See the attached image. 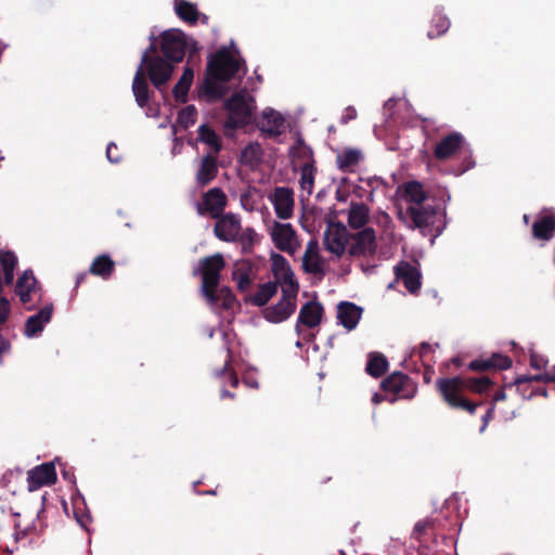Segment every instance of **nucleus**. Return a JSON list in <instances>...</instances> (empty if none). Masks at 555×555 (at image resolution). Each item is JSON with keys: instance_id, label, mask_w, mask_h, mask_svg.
Returning a JSON list of instances; mask_svg holds the SVG:
<instances>
[{"instance_id": "nucleus-5", "label": "nucleus", "mask_w": 555, "mask_h": 555, "mask_svg": "<svg viewBox=\"0 0 555 555\" xmlns=\"http://www.w3.org/2000/svg\"><path fill=\"white\" fill-rule=\"evenodd\" d=\"M188 49V37L180 29L166 30L160 35V51L164 57L172 63L184 59Z\"/></svg>"}, {"instance_id": "nucleus-21", "label": "nucleus", "mask_w": 555, "mask_h": 555, "mask_svg": "<svg viewBox=\"0 0 555 555\" xmlns=\"http://www.w3.org/2000/svg\"><path fill=\"white\" fill-rule=\"evenodd\" d=\"M38 289V281L34 275L33 270H25L18 278L14 285V294L18 297L20 301L26 306L33 299V294Z\"/></svg>"}, {"instance_id": "nucleus-10", "label": "nucleus", "mask_w": 555, "mask_h": 555, "mask_svg": "<svg viewBox=\"0 0 555 555\" xmlns=\"http://www.w3.org/2000/svg\"><path fill=\"white\" fill-rule=\"evenodd\" d=\"M437 521L426 518L418 520L411 533V539L418 543V555H428L425 551L437 541Z\"/></svg>"}, {"instance_id": "nucleus-29", "label": "nucleus", "mask_w": 555, "mask_h": 555, "mask_svg": "<svg viewBox=\"0 0 555 555\" xmlns=\"http://www.w3.org/2000/svg\"><path fill=\"white\" fill-rule=\"evenodd\" d=\"M132 91L135 98V102L140 107L147 105L150 101V89L146 79V73L142 65H140L134 74L132 81Z\"/></svg>"}, {"instance_id": "nucleus-1", "label": "nucleus", "mask_w": 555, "mask_h": 555, "mask_svg": "<svg viewBox=\"0 0 555 555\" xmlns=\"http://www.w3.org/2000/svg\"><path fill=\"white\" fill-rule=\"evenodd\" d=\"M494 383L488 375L438 378L436 388L443 401L453 410H462L470 415L476 413L482 402H475L464 396V390L477 395L487 393Z\"/></svg>"}, {"instance_id": "nucleus-6", "label": "nucleus", "mask_w": 555, "mask_h": 555, "mask_svg": "<svg viewBox=\"0 0 555 555\" xmlns=\"http://www.w3.org/2000/svg\"><path fill=\"white\" fill-rule=\"evenodd\" d=\"M140 65H142L146 76H149L151 82L157 89L167 83L175 69L173 63L162 56L149 59L147 55H142Z\"/></svg>"}, {"instance_id": "nucleus-33", "label": "nucleus", "mask_w": 555, "mask_h": 555, "mask_svg": "<svg viewBox=\"0 0 555 555\" xmlns=\"http://www.w3.org/2000/svg\"><path fill=\"white\" fill-rule=\"evenodd\" d=\"M173 7L176 14L183 22L194 25L198 21L199 12L196 4L188 0H175Z\"/></svg>"}, {"instance_id": "nucleus-43", "label": "nucleus", "mask_w": 555, "mask_h": 555, "mask_svg": "<svg viewBox=\"0 0 555 555\" xmlns=\"http://www.w3.org/2000/svg\"><path fill=\"white\" fill-rule=\"evenodd\" d=\"M302 268L307 273L319 274L323 276L325 270L323 267V259L320 255H312V257H302Z\"/></svg>"}, {"instance_id": "nucleus-15", "label": "nucleus", "mask_w": 555, "mask_h": 555, "mask_svg": "<svg viewBox=\"0 0 555 555\" xmlns=\"http://www.w3.org/2000/svg\"><path fill=\"white\" fill-rule=\"evenodd\" d=\"M56 481V470L52 462L40 464L27 473V487L35 491L43 486H51Z\"/></svg>"}, {"instance_id": "nucleus-42", "label": "nucleus", "mask_w": 555, "mask_h": 555, "mask_svg": "<svg viewBox=\"0 0 555 555\" xmlns=\"http://www.w3.org/2000/svg\"><path fill=\"white\" fill-rule=\"evenodd\" d=\"M405 194L411 202L410 206H418L424 205L426 199V194L423 190V186L420 182L412 181L406 183L405 185Z\"/></svg>"}, {"instance_id": "nucleus-11", "label": "nucleus", "mask_w": 555, "mask_h": 555, "mask_svg": "<svg viewBox=\"0 0 555 555\" xmlns=\"http://www.w3.org/2000/svg\"><path fill=\"white\" fill-rule=\"evenodd\" d=\"M467 145L465 137L457 131L444 135L435 146L434 156L439 162H444L456 153L461 152Z\"/></svg>"}, {"instance_id": "nucleus-23", "label": "nucleus", "mask_w": 555, "mask_h": 555, "mask_svg": "<svg viewBox=\"0 0 555 555\" xmlns=\"http://www.w3.org/2000/svg\"><path fill=\"white\" fill-rule=\"evenodd\" d=\"M18 259L14 251L0 250V293H3L4 286L13 284Z\"/></svg>"}, {"instance_id": "nucleus-49", "label": "nucleus", "mask_w": 555, "mask_h": 555, "mask_svg": "<svg viewBox=\"0 0 555 555\" xmlns=\"http://www.w3.org/2000/svg\"><path fill=\"white\" fill-rule=\"evenodd\" d=\"M238 238L242 243L243 250L245 253H249L251 251L255 243L257 242V233L255 232L254 229L247 228L245 231L242 232V234H240Z\"/></svg>"}, {"instance_id": "nucleus-22", "label": "nucleus", "mask_w": 555, "mask_h": 555, "mask_svg": "<svg viewBox=\"0 0 555 555\" xmlns=\"http://www.w3.org/2000/svg\"><path fill=\"white\" fill-rule=\"evenodd\" d=\"M532 236L538 241L550 242L555 236V210L541 214L532 224Z\"/></svg>"}, {"instance_id": "nucleus-53", "label": "nucleus", "mask_w": 555, "mask_h": 555, "mask_svg": "<svg viewBox=\"0 0 555 555\" xmlns=\"http://www.w3.org/2000/svg\"><path fill=\"white\" fill-rule=\"evenodd\" d=\"M29 528L27 526L22 527L18 520L14 522V532L11 533V537L14 539V542L17 543L20 540L24 539L28 534Z\"/></svg>"}, {"instance_id": "nucleus-30", "label": "nucleus", "mask_w": 555, "mask_h": 555, "mask_svg": "<svg viewBox=\"0 0 555 555\" xmlns=\"http://www.w3.org/2000/svg\"><path fill=\"white\" fill-rule=\"evenodd\" d=\"M194 78V72L191 67H185L180 79L172 89L173 98L179 103H185L188 101V93L192 86Z\"/></svg>"}, {"instance_id": "nucleus-24", "label": "nucleus", "mask_w": 555, "mask_h": 555, "mask_svg": "<svg viewBox=\"0 0 555 555\" xmlns=\"http://www.w3.org/2000/svg\"><path fill=\"white\" fill-rule=\"evenodd\" d=\"M362 309L350 301H341L337 306V319L346 330L351 331L358 325Z\"/></svg>"}, {"instance_id": "nucleus-17", "label": "nucleus", "mask_w": 555, "mask_h": 555, "mask_svg": "<svg viewBox=\"0 0 555 555\" xmlns=\"http://www.w3.org/2000/svg\"><path fill=\"white\" fill-rule=\"evenodd\" d=\"M512 359L502 353H493L488 358H478L470 361L467 365V369L474 372H492V371H501L507 370L512 366Z\"/></svg>"}, {"instance_id": "nucleus-28", "label": "nucleus", "mask_w": 555, "mask_h": 555, "mask_svg": "<svg viewBox=\"0 0 555 555\" xmlns=\"http://www.w3.org/2000/svg\"><path fill=\"white\" fill-rule=\"evenodd\" d=\"M218 173L217 155H205L196 172V182L201 186L209 184Z\"/></svg>"}, {"instance_id": "nucleus-58", "label": "nucleus", "mask_w": 555, "mask_h": 555, "mask_svg": "<svg viewBox=\"0 0 555 555\" xmlns=\"http://www.w3.org/2000/svg\"><path fill=\"white\" fill-rule=\"evenodd\" d=\"M494 410H495L494 404L490 403V406L488 408L486 414L481 418L482 420V425L480 427L481 433L487 428L489 422L493 418Z\"/></svg>"}, {"instance_id": "nucleus-12", "label": "nucleus", "mask_w": 555, "mask_h": 555, "mask_svg": "<svg viewBox=\"0 0 555 555\" xmlns=\"http://www.w3.org/2000/svg\"><path fill=\"white\" fill-rule=\"evenodd\" d=\"M228 199L224 192L219 188L208 190L204 196L203 202L197 204V212L199 215L209 214L211 218H219L225 206Z\"/></svg>"}, {"instance_id": "nucleus-64", "label": "nucleus", "mask_w": 555, "mask_h": 555, "mask_svg": "<svg viewBox=\"0 0 555 555\" xmlns=\"http://www.w3.org/2000/svg\"><path fill=\"white\" fill-rule=\"evenodd\" d=\"M433 351V348L430 346V344L428 343H422L421 346H420V349H418V356L421 359H424L425 357H427L430 352Z\"/></svg>"}, {"instance_id": "nucleus-2", "label": "nucleus", "mask_w": 555, "mask_h": 555, "mask_svg": "<svg viewBox=\"0 0 555 555\" xmlns=\"http://www.w3.org/2000/svg\"><path fill=\"white\" fill-rule=\"evenodd\" d=\"M233 53L230 48L221 47L217 52L211 55L207 63L208 79L220 82H229L232 80L242 67H244L243 75L246 74L247 68L245 61L237 57L238 50L235 49Z\"/></svg>"}, {"instance_id": "nucleus-16", "label": "nucleus", "mask_w": 555, "mask_h": 555, "mask_svg": "<svg viewBox=\"0 0 555 555\" xmlns=\"http://www.w3.org/2000/svg\"><path fill=\"white\" fill-rule=\"evenodd\" d=\"M324 314V308L320 301H307L299 311L295 331L301 335V326L313 328L321 324Z\"/></svg>"}, {"instance_id": "nucleus-13", "label": "nucleus", "mask_w": 555, "mask_h": 555, "mask_svg": "<svg viewBox=\"0 0 555 555\" xmlns=\"http://www.w3.org/2000/svg\"><path fill=\"white\" fill-rule=\"evenodd\" d=\"M216 219L214 233L220 241L235 242L238 240L242 228L241 220L236 215L228 212Z\"/></svg>"}, {"instance_id": "nucleus-39", "label": "nucleus", "mask_w": 555, "mask_h": 555, "mask_svg": "<svg viewBox=\"0 0 555 555\" xmlns=\"http://www.w3.org/2000/svg\"><path fill=\"white\" fill-rule=\"evenodd\" d=\"M362 154L359 150L346 149L337 155V165L341 171H352L360 163Z\"/></svg>"}, {"instance_id": "nucleus-27", "label": "nucleus", "mask_w": 555, "mask_h": 555, "mask_svg": "<svg viewBox=\"0 0 555 555\" xmlns=\"http://www.w3.org/2000/svg\"><path fill=\"white\" fill-rule=\"evenodd\" d=\"M296 304L279 300L263 310V318L271 323L284 322L296 311Z\"/></svg>"}, {"instance_id": "nucleus-18", "label": "nucleus", "mask_w": 555, "mask_h": 555, "mask_svg": "<svg viewBox=\"0 0 555 555\" xmlns=\"http://www.w3.org/2000/svg\"><path fill=\"white\" fill-rule=\"evenodd\" d=\"M438 208L433 205L409 206L406 215L410 217L412 227L421 230L431 228L437 218Z\"/></svg>"}, {"instance_id": "nucleus-3", "label": "nucleus", "mask_w": 555, "mask_h": 555, "mask_svg": "<svg viewBox=\"0 0 555 555\" xmlns=\"http://www.w3.org/2000/svg\"><path fill=\"white\" fill-rule=\"evenodd\" d=\"M224 267L223 256L217 253L202 258L198 268L194 269L193 274L202 276V293L206 299H214V288L219 286L221 271Z\"/></svg>"}, {"instance_id": "nucleus-34", "label": "nucleus", "mask_w": 555, "mask_h": 555, "mask_svg": "<svg viewBox=\"0 0 555 555\" xmlns=\"http://www.w3.org/2000/svg\"><path fill=\"white\" fill-rule=\"evenodd\" d=\"M198 140L207 144L214 155H218L222 150V140L220 135L207 124L201 125L197 130Z\"/></svg>"}, {"instance_id": "nucleus-60", "label": "nucleus", "mask_w": 555, "mask_h": 555, "mask_svg": "<svg viewBox=\"0 0 555 555\" xmlns=\"http://www.w3.org/2000/svg\"><path fill=\"white\" fill-rule=\"evenodd\" d=\"M206 90L209 94L215 98H221L223 95L222 88L220 86L214 85L210 81H207Z\"/></svg>"}, {"instance_id": "nucleus-52", "label": "nucleus", "mask_w": 555, "mask_h": 555, "mask_svg": "<svg viewBox=\"0 0 555 555\" xmlns=\"http://www.w3.org/2000/svg\"><path fill=\"white\" fill-rule=\"evenodd\" d=\"M293 155L296 157L306 158L308 162L313 160L311 149L305 145L301 139L297 141V146L293 147Z\"/></svg>"}, {"instance_id": "nucleus-26", "label": "nucleus", "mask_w": 555, "mask_h": 555, "mask_svg": "<svg viewBox=\"0 0 555 555\" xmlns=\"http://www.w3.org/2000/svg\"><path fill=\"white\" fill-rule=\"evenodd\" d=\"M285 119L272 108L263 112L259 129L269 138H274L283 132Z\"/></svg>"}, {"instance_id": "nucleus-9", "label": "nucleus", "mask_w": 555, "mask_h": 555, "mask_svg": "<svg viewBox=\"0 0 555 555\" xmlns=\"http://www.w3.org/2000/svg\"><path fill=\"white\" fill-rule=\"evenodd\" d=\"M349 234L344 223L328 221L323 237L325 249L337 257H341L348 248Z\"/></svg>"}, {"instance_id": "nucleus-44", "label": "nucleus", "mask_w": 555, "mask_h": 555, "mask_svg": "<svg viewBox=\"0 0 555 555\" xmlns=\"http://www.w3.org/2000/svg\"><path fill=\"white\" fill-rule=\"evenodd\" d=\"M197 109L194 105H188L178 113L177 121L183 129H189L196 121Z\"/></svg>"}, {"instance_id": "nucleus-59", "label": "nucleus", "mask_w": 555, "mask_h": 555, "mask_svg": "<svg viewBox=\"0 0 555 555\" xmlns=\"http://www.w3.org/2000/svg\"><path fill=\"white\" fill-rule=\"evenodd\" d=\"M199 46L198 42L193 39H188V49L186 52L189 53V59L196 56L199 52Z\"/></svg>"}, {"instance_id": "nucleus-20", "label": "nucleus", "mask_w": 555, "mask_h": 555, "mask_svg": "<svg viewBox=\"0 0 555 555\" xmlns=\"http://www.w3.org/2000/svg\"><path fill=\"white\" fill-rule=\"evenodd\" d=\"M395 274L398 281H402L404 287L411 293L415 294L422 285L421 273L408 261H401L395 267Z\"/></svg>"}, {"instance_id": "nucleus-36", "label": "nucleus", "mask_w": 555, "mask_h": 555, "mask_svg": "<svg viewBox=\"0 0 555 555\" xmlns=\"http://www.w3.org/2000/svg\"><path fill=\"white\" fill-rule=\"evenodd\" d=\"M388 369L387 358L379 352H371L369 353V359L366 363L365 371L366 373L374 377L378 378L383 376Z\"/></svg>"}, {"instance_id": "nucleus-31", "label": "nucleus", "mask_w": 555, "mask_h": 555, "mask_svg": "<svg viewBox=\"0 0 555 555\" xmlns=\"http://www.w3.org/2000/svg\"><path fill=\"white\" fill-rule=\"evenodd\" d=\"M540 376H543V374L519 376L515 379L513 386H515L516 391L522 397V399L529 400L535 397L533 383L544 382V378Z\"/></svg>"}, {"instance_id": "nucleus-61", "label": "nucleus", "mask_w": 555, "mask_h": 555, "mask_svg": "<svg viewBox=\"0 0 555 555\" xmlns=\"http://www.w3.org/2000/svg\"><path fill=\"white\" fill-rule=\"evenodd\" d=\"M357 118V111L353 106H348L345 109V114L341 116V124H347L349 120Z\"/></svg>"}, {"instance_id": "nucleus-46", "label": "nucleus", "mask_w": 555, "mask_h": 555, "mask_svg": "<svg viewBox=\"0 0 555 555\" xmlns=\"http://www.w3.org/2000/svg\"><path fill=\"white\" fill-rule=\"evenodd\" d=\"M12 338L10 331L0 328V365L4 362V357L12 352Z\"/></svg>"}, {"instance_id": "nucleus-62", "label": "nucleus", "mask_w": 555, "mask_h": 555, "mask_svg": "<svg viewBox=\"0 0 555 555\" xmlns=\"http://www.w3.org/2000/svg\"><path fill=\"white\" fill-rule=\"evenodd\" d=\"M312 255H320L317 241H310L308 243L304 257L310 258Z\"/></svg>"}, {"instance_id": "nucleus-19", "label": "nucleus", "mask_w": 555, "mask_h": 555, "mask_svg": "<svg viewBox=\"0 0 555 555\" xmlns=\"http://www.w3.org/2000/svg\"><path fill=\"white\" fill-rule=\"evenodd\" d=\"M272 204L278 218L289 219L294 211V193L289 188L274 189Z\"/></svg>"}, {"instance_id": "nucleus-25", "label": "nucleus", "mask_w": 555, "mask_h": 555, "mask_svg": "<svg viewBox=\"0 0 555 555\" xmlns=\"http://www.w3.org/2000/svg\"><path fill=\"white\" fill-rule=\"evenodd\" d=\"M53 312V305H46L38 313L30 315L25 323L24 334L34 337L42 332L46 323L50 322Z\"/></svg>"}, {"instance_id": "nucleus-54", "label": "nucleus", "mask_w": 555, "mask_h": 555, "mask_svg": "<svg viewBox=\"0 0 555 555\" xmlns=\"http://www.w3.org/2000/svg\"><path fill=\"white\" fill-rule=\"evenodd\" d=\"M274 282H278V285L281 284L282 286L283 285H289V283H298L296 280H295V274L293 272V270H289L285 273H282L278 276H275V281Z\"/></svg>"}, {"instance_id": "nucleus-50", "label": "nucleus", "mask_w": 555, "mask_h": 555, "mask_svg": "<svg viewBox=\"0 0 555 555\" xmlns=\"http://www.w3.org/2000/svg\"><path fill=\"white\" fill-rule=\"evenodd\" d=\"M233 280L236 281L237 289L240 292H245L251 283L250 274H249L248 270H241V269L235 270L233 272Z\"/></svg>"}, {"instance_id": "nucleus-38", "label": "nucleus", "mask_w": 555, "mask_h": 555, "mask_svg": "<svg viewBox=\"0 0 555 555\" xmlns=\"http://www.w3.org/2000/svg\"><path fill=\"white\" fill-rule=\"evenodd\" d=\"M278 282H267L259 286L257 292L249 298V301L257 307H262L276 294Z\"/></svg>"}, {"instance_id": "nucleus-35", "label": "nucleus", "mask_w": 555, "mask_h": 555, "mask_svg": "<svg viewBox=\"0 0 555 555\" xmlns=\"http://www.w3.org/2000/svg\"><path fill=\"white\" fill-rule=\"evenodd\" d=\"M369 208L363 203H352L348 214V224L352 229H361L369 221Z\"/></svg>"}, {"instance_id": "nucleus-51", "label": "nucleus", "mask_w": 555, "mask_h": 555, "mask_svg": "<svg viewBox=\"0 0 555 555\" xmlns=\"http://www.w3.org/2000/svg\"><path fill=\"white\" fill-rule=\"evenodd\" d=\"M299 291L298 283H289V285L282 286V296L280 300L297 305V295Z\"/></svg>"}, {"instance_id": "nucleus-48", "label": "nucleus", "mask_w": 555, "mask_h": 555, "mask_svg": "<svg viewBox=\"0 0 555 555\" xmlns=\"http://www.w3.org/2000/svg\"><path fill=\"white\" fill-rule=\"evenodd\" d=\"M231 360H232L231 351H230V349H228V359L225 360L223 367L217 372V375L222 376V375L228 374L230 385L235 388L238 386L240 380H238L236 373L231 367Z\"/></svg>"}, {"instance_id": "nucleus-41", "label": "nucleus", "mask_w": 555, "mask_h": 555, "mask_svg": "<svg viewBox=\"0 0 555 555\" xmlns=\"http://www.w3.org/2000/svg\"><path fill=\"white\" fill-rule=\"evenodd\" d=\"M315 171L314 160L306 162L300 168V188L308 194L313 191Z\"/></svg>"}, {"instance_id": "nucleus-4", "label": "nucleus", "mask_w": 555, "mask_h": 555, "mask_svg": "<svg viewBox=\"0 0 555 555\" xmlns=\"http://www.w3.org/2000/svg\"><path fill=\"white\" fill-rule=\"evenodd\" d=\"M255 101L244 92H236L224 102V109L229 116L225 127L236 129L250 122L255 109Z\"/></svg>"}, {"instance_id": "nucleus-57", "label": "nucleus", "mask_w": 555, "mask_h": 555, "mask_svg": "<svg viewBox=\"0 0 555 555\" xmlns=\"http://www.w3.org/2000/svg\"><path fill=\"white\" fill-rule=\"evenodd\" d=\"M113 150L117 151V145L114 142H111L106 147V157L113 164H118L120 162V156L117 154H113Z\"/></svg>"}, {"instance_id": "nucleus-47", "label": "nucleus", "mask_w": 555, "mask_h": 555, "mask_svg": "<svg viewBox=\"0 0 555 555\" xmlns=\"http://www.w3.org/2000/svg\"><path fill=\"white\" fill-rule=\"evenodd\" d=\"M271 260H272V273H273L274 278L292 270L286 258L280 254H272Z\"/></svg>"}, {"instance_id": "nucleus-55", "label": "nucleus", "mask_w": 555, "mask_h": 555, "mask_svg": "<svg viewBox=\"0 0 555 555\" xmlns=\"http://www.w3.org/2000/svg\"><path fill=\"white\" fill-rule=\"evenodd\" d=\"M547 361L544 359V357L538 354V353H531L530 356V365L535 370H541L546 366Z\"/></svg>"}, {"instance_id": "nucleus-63", "label": "nucleus", "mask_w": 555, "mask_h": 555, "mask_svg": "<svg viewBox=\"0 0 555 555\" xmlns=\"http://www.w3.org/2000/svg\"><path fill=\"white\" fill-rule=\"evenodd\" d=\"M157 52H158V48L156 44V40H155V38L152 37V42L150 43L149 48L143 52L142 55H147L149 59H152L154 56H159L157 54Z\"/></svg>"}, {"instance_id": "nucleus-56", "label": "nucleus", "mask_w": 555, "mask_h": 555, "mask_svg": "<svg viewBox=\"0 0 555 555\" xmlns=\"http://www.w3.org/2000/svg\"><path fill=\"white\" fill-rule=\"evenodd\" d=\"M513 384L505 385L503 388L496 390L491 399V404H496L500 401H505L507 398L506 388H512Z\"/></svg>"}, {"instance_id": "nucleus-7", "label": "nucleus", "mask_w": 555, "mask_h": 555, "mask_svg": "<svg viewBox=\"0 0 555 555\" xmlns=\"http://www.w3.org/2000/svg\"><path fill=\"white\" fill-rule=\"evenodd\" d=\"M377 249L376 233L373 228H363L362 230L349 234L347 251L351 257H372Z\"/></svg>"}, {"instance_id": "nucleus-37", "label": "nucleus", "mask_w": 555, "mask_h": 555, "mask_svg": "<svg viewBox=\"0 0 555 555\" xmlns=\"http://www.w3.org/2000/svg\"><path fill=\"white\" fill-rule=\"evenodd\" d=\"M211 306L220 305L223 310L232 309L236 304V298L233 292L223 286L221 288H214V299H206Z\"/></svg>"}, {"instance_id": "nucleus-14", "label": "nucleus", "mask_w": 555, "mask_h": 555, "mask_svg": "<svg viewBox=\"0 0 555 555\" xmlns=\"http://www.w3.org/2000/svg\"><path fill=\"white\" fill-rule=\"evenodd\" d=\"M271 235L278 249L291 255L295 253L297 248V235L292 224L275 222Z\"/></svg>"}, {"instance_id": "nucleus-45", "label": "nucleus", "mask_w": 555, "mask_h": 555, "mask_svg": "<svg viewBox=\"0 0 555 555\" xmlns=\"http://www.w3.org/2000/svg\"><path fill=\"white\" fill-rule=\"evenodd\" d=\"M10 314H11L10 300L3 295V293H0V328L11 332L10 325L8 324Z\"/></svg>"}, {"instance_id": "nucleus-8", "label": "nucleus", "mask_w": 555, "mask_h": 555, "mask_svg": "<svg viewBox=\"0 0 555 555\" xmlns=\"http://www.w3.org/2000/svg\"><path fill=\"white\" fill-rule=\"evenodd\" d=\"M380 388L396 396L390 402H395L398 398L412 399L417 391L413 379L402 372L391 373L380 383Z\"/></svg>"}, {"instance_id": "nucleus-40", "label": "nucleus", "mask_w": 555, "mask_h": 555, "mask_svg": "<svg viewBox=\"0 0 555 555\" xmlns=\"http://www.w3.org/2000/svg\"><path fill=\"white\" fill-rule=\"evenodd\" d=\"M450 28L449 18L440 11H436L430 24V29L427 33L429 39L438 38L444 35Z\"/></svg>"}, {"instance_id": "nucleus-32", "label": "nucleus", "mask_w": 555, "mask_h": 555, "mask_svg": "<svg viewBox=\"0 0 555 555\" xmlns=\"http://www.w3.org/2000/svg\"><path fill=\"white\" fill-rule=\"evenodd\" d=\"M114 269L115 262L108 255L103 254L93 259L89 268V273L105 280L112 275Z\"/></svg>"}]
</instances>
